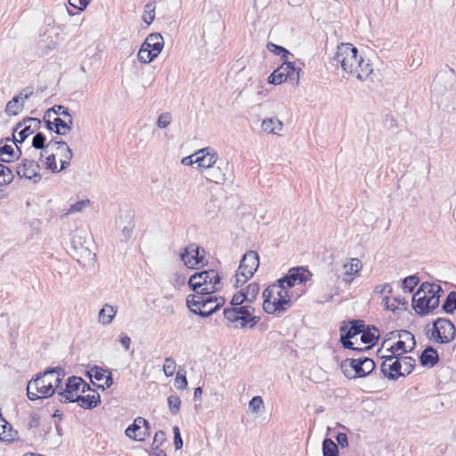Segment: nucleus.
<instances>
[{
  "instance_id": "nucleus-1",
  "label": "nucleus",
  "mask_w": 456,
  "mask_h": 456,
  "mask_svg": "<svg viewBox=\"0 0 456 456\" xmlns=\"http://www.w3.org/2000/svg\"><path fill=\"white\" fill-rule=\"evenodd\" d=\"M331 64L340 65L348 75L355 77L359 80L366 79L371 73L372 68L369 60L358 56V50L351 44H340L332 58Z\"/></svg>"
},
{
  "instance_id": "nucleus-2",
  "label": "nucleus",
  "mask_w": 456,
  "mask_h": 456,
  "mask_svg": "<svg viewBox=\"0 0 456 456\" xmlns=\"http://www.w3.org/2000/svg\"><path fill=\"white\" fill-rule=\"evenodd\" d=\"M64 376V370L59 367L38 373L28 383L27 395L28 399L35 401L52 396L60 387Z\"/></svg>"
},
{
  "instance_id": "nucleus-3",
  "label": "nucleus",
  "mask_w": 456,
  "mask_h": 456,
  "mask_svg": "<svg viewBox=\"0 0 456 456\" xmlns=\"http://www.w3.org/2000/svg\"><path fill=\"white\" fill-rule=\"evenodd\" d=\"M263 297V309L267 314L280 315L291 305L288 289L279 281L264 290Z\"/></svg>"
},
{
  "instance_id": "nucleus-4",
  "label": "nucleus",
  "mask_w": 456,
  "mask_h": 456,
  "mask_svg": "<svg viewBox=\"0 0 456 456\" xmlns=\"http://www.w3.org/2000/svg\"><path fill=\"white\" fill-rule=\"evenodd\" d=\"M91 246V238L86 230L77 229L72 232L69 254L83 266L89 265L94 261L95 254L92 251Z\"/></svg>"
},
{
  "instance_id": "nucleus-5",
  "label": "nucleus",
  "mask_w": 456,
  "mask_h": 456,
  "mask_svg": "<svg viewBox=\"0 0 456 456\" xmlns=\"http://www.w3.org/2000/svg\"><path fill=\"white\" fill-rule=\"evenodd\" d=\"M188 284L193 291L205 293H215L222 287L221 277L214 269L195 273L190 277Z\"/></svg>"
},
{
  "instance_id": "nucleus-6",
  "label": "nucleus",
  "mask_w": 456,
  "mask_h": 456,
  "mask_svg": "<svg viewBox=\"0 0 456 456\" xmlns=\"http://www.w3.org/2000/svg\"><path fill=\"white\" fill-rule=\"evenodd\" d=\"M86 391H90L89 384L80 377L72 376L67 379L65 388L58 392V400L62 403H74Z\"/></svg>"
},
{
  "instance_id": "nucleus-7",
  "label": "nucleus",
  "mask_w": 456,
  "mask_h": 456,
  "mask_svg": "<svg viewBox=\"0 0 456 456\" xmlns=\"http://www.w3.org/2000/svg\"><path fill=\"white\" fill-rule=\"evenodd\" d=\"M164 39L159 33L150 34L138 52V60L142 63H150L162 51Z\"/></svg>"
},
{
  "instance_id": "nucleus-8",
  "label": "nucleus",
  "mask_w": 456,
  "mask_h": 456,
  "mask_svg": "<svg viewBox=\"0 0 456 456\" xmlns=\"http://www.w3.org/2000/svg\"><path fill=\"white\" fill-rule=\"evenodd\" d=\"M439 305L437 296L420 291V287L412 297V307L419 315H425Z\"/></svg>"
},
{
  "instance_id": "nucleus-9",
  "label": "nucleus",
  "mask_w": 456,
  "mask_h": 456,
  "mask_svg": "<svg viewBox=\"0 0 456 456\" xmlns=\"http://www.w3.org/2000/svg\"><path fill=\"white\" fill-rule=\"evenodd\" d=\"M456 336V328L445 318H438L433 322L432 338L438 343H449Z\"/></svg>"
},
{
  "instance_id": "nucleus-10",
  "label": "nucleus",
  "mask_w": 456,
  "mask_h": 456,
  "mask_svg": "<svg viewBox=\"0 0 456 456\" xmlns=\"http://www.w3.org/2000/svg\"><path fill=\"white\" fill-rule=\"evenodd\" d=\"M384 359L381 364V371L386 378L391 380H396L399 377H404L405 373L402 371V362L399 355L390 354L388 355H382Z\"/></svg>"
},
{
  "instance_id": "nucleus-11",
  "label": "nucleus",
  "mask_w": 456,
  "mask_h": 456,
  "mask_svg": "<svg viewBox=\"0 0 456 456\" xmlns=\"http://www.w3.org/2000/svg\"><path fill=\"white\" fill-rule=\"evenodd\" d=\"M199 297L194 295H189L186 298V305L193 314L200 315V317H208L217 312L224 304L225 300L224 297H219L217 302L213 308L204 309L200 302L199 303Z\"/></svg>"
},
{
  "instance_id": "nucleus-12",
  "label": "nucleus",
  "mask_w": 456,
  "mask_h": 456,
  "mask_svg": "<svg viewBox=\"0 0 456 456\" xmlns=\"http://www.w3.org/2000/svg\"><path fill=\"white\" fill-rule=\"evenodd\" d=\"M259 266V256L254 250L248 251L240 260L239 265V275L245 278H251Z\"/></svg>"
},
{
  "instance_id": "nucleus-13",
  "label": "nucleus",
  "mask_w": 456,
  "mask_h": 456,
  "mask_svg": "<svg viewBox=\"0 0 456 456\" xmlns=\"http://www.w3.org/2000/svg\"><path fill=\"white\" fill-rule=\"evenodd\" d=\"M126 436L136 441H144L150 434L149 422L142 417H137L134 423L125 431Z\"/></svg>"
},
{
  "instance_id": "nucleus-14",
  "label": "nucleus",
  "mask_w": 456,
  "mask_h": 456,
  "mask_svg": "<svg viewBox=\"0 0 456 456\" xmlns=\"http://www.w3.org/2000/svg\"><path fill=\"white\" fill-rule=\"evenodd\" d=\"M311 276V273L304 267H293L289 273L278 281L287 289L292 288L296 283H303Z\"/></svg>"
},
{
  "instance_id": "nucleus-15",
  "label": "nucleus",
  "mask_w": 456,
  "mask_h": 456,
  "mask_svg": "<svg viewBox=\"0 0 456 456\" xmlns=\"http://www.w3.org/2000/svg\"><path fill=\"white\" fill-rule=\"evenodd\" d=\"M196 159L194 162L198 164L200 170L205 174L208 168L213 167L218 161L216 152L209 148H204L195 153Z\"/></svg>"
},
{
  "instance_id": "nucleus-16",
  "label": "nucleus",
  "mask_w": 456,
  "mask_h": 456,
  "mask_svg": "<svg viewBox=\"0 0 456 456\" xmlns=\"http://www.w3.org/2000/svg\"><path fill=\"white\" fill-rule=\"evenodd\" d=\"M46 148H51V151H58V154L61 156V169H65L69 167V162L73 157V153L71 149L65 142L52 139L47 142Z\"/></svg>"
},
{
  "instance_id": "nucleus-17",
  "label": "nucleus",
  "mask_w": 456,
  "mask_h": 456,
  "mask_svg": "<svg viewBox=\"0 0 456 456\" xmlns=\"http://www.w3.org/2000/svg\"><path fill=\"white\" fill-rule=\"evenodd\" d=\"M229 171V164L225 161L217 162L213 167L208 168L204 176L207 180L223 184L226 181V174Z\"/></svg>"
},
{
  "instance_id": "nucleus-18",
  "label": "nucleus",
  "mask_w": 456,
  "mask_h": 456,
  "mask_svg": "<svg viewBox=\"0 0 456 456\" xmlns=\"http://www.w3.org/2000/svg\"><path fill=\"white\" fill-rule=\"evenodd\" d=\"M200 248L194 244L186 247L180 255L181 260L183 262L184 265L188 268H195L196 265L202 264L203 256L200 255Z\"/></svg>"
},
{
  "instance_id": "nucleus-19",
  "label": "nucleus",
  "mask_w": 456,
  "mask_h": 456,
  "mask_svg": "<svg viewBox=\"0 0 456 456\" xmlns=\"http://www.w3.org/2000/svg\"><path fill=\"white\" fill-rule=\"evenodd\" d=\"M40 167L35 160L24 159L22 163L17 167V175L20 177L27 179L39 180L41 175L39 174Z\"/></svg>"
},
{
  "instance_id": "nucleus-20",
  "label": "nucleus",
  "mask_w": 456,
  "mask_h": 456,
  "mask_svg": "<svg viewBox=\"0 0 456 456\" xmlns=\"http://www.w3.org/2000/svg\"><path fill=\"white\" fill-rule=\"evenodd\" d=\"M89 379L93 384L99 382L98 387L104 388V385L110 387L112 384L111 371L102 369V367L94 366L87 371Z\"/></svg>"
},
{
  "instance_id": "nucleus-21",
  "label": "nucleus",
  "mask_w": 456,
  "mask_h": 456,
  "mask_svg": "<svg viewBox=\"0 0 456 456\" xmlns=\"http://www.w3.org/2000/svg\"><path fill=\"white\" fill-rule=\"evenodd\" d=\"M134 212L132 210H126L124 216H120L118 226L121 228V242H127L131 240L133 230L134 227Z\"/></svg>"
},
{
  "instance_id": "nucleus-22",
  "label": "nucleus",
  "mask_w": 456,
  "mask_h": 456,
  "mask_svg": "<svg viewBox=\"0 0 456 456\" xmlns=\"http://www.w3.org/2000/svg\"><path fill=\"white\" fill-rule=\"evenodd\" d=\"M240 325L236 327L253 329L260 321V317L254 315L255 309L250 305L239 306Z\"/></svg>"
},
{
  "instance_id": "nucleus-23",
  "label": "nucleus",
  "mask_w": 456,
  "mask_h": 456,
  "mask_svg": "<svg viewBox=\"0 0 456 456\" xmlns=\"http://www.w3.org/2000/svg\"><path fill=\"white\" fill-rule=\"evenodd\" d=\"M20 151L15 142L6 139L5 142H0V160L3 162H12L19 159Z\"/></svg>"
},
{
  "instance_id": "nucleus-24",
  "label": "nucleus",
  "mask_w": 456,
  "mask_h": 456,
  "mask_svg": "<svg viewBox=\"0 0 456 456\" xmlns=\"http://www.w3.org/2000/svg\"><path fill=\"white\" fill-rule=\"evenodd\" d=\"M340 367L346 378H362V356L355 359L347 358L341 362Z\"/></svg>"
},
{
  "instance_id": "nucleus-25",
  "label": "nucleus",
  "mask_w": 456,
  "mask_h": 456,
  "mask_svg": "<svg viewBox=\"0 0 456 456\" xmlns=\"http://www.w3.org/2000/svg\"><path fill=\"white\" fill-rule=\"evenodd\" d=\"M88 392L89 393L87 395L81 393L76 401L79 406L85 409L94 408L100 403V395L96 391L90 388V391Z\"/></svg>"
},
{
  "instance_id": "nucleus-26",
  "label": "nucleus",
  "mask_w": 456,
  "mask_h": 456,
  "mask_svg": "<svg viewBox=\"0 0 456 456\" xmlns=\"http://www.w3.org/2000/svg\"><path fill=\"white\" fill-rule=\"evenodd\" d=\"M438 361L439 356L433 346H428L422 351L419 356L420 364L426 367H434Z\"/></svg>"
},
{
  "instance_id": "nucleus-27",
  "label": "nucleus",
  "mask_w": 456,
  "mask_h": 456,
  "mask_svg": "<svg viewBox=\"0 0 456 456\" xmlns=\"http://www.w3.org/2000/svg\"><path fill=\"white\" fill-rule=\"evenodd\" d=\"M350 326L343 325L340 327V334L347 338H352L358 334H362L365 325L362 321H352L349 322Z\"/></svg>"
},
{
  "instance_id": "nucleus-28",
  "label": "nucleus",
  "mask_w": 456,
  "mask_h": 456,
  "mask_svg": "<svg viewBox=\"0 0 456 456\" xmlns=\"http://www.w3.org/2000/svg\"><path fill=\"white\" fill-rule=\"evenodd\" d=\"M379 337V330L372 326L371 328H363V331L361 335V340L363 344H367L365 350L370 349V347L377 342Z\"/></svg>"
},
{
  "instance_id": "nucleus-29",
  "label": "nucleus",
  "mask_w": 456,
  "mask_h": 456,
  "mask_svg": "<svg viewBox=\"0 0 456 456\" xmlns=\"http://www.w3.org/2000/svg\"><path fill=\"white\" fill-rule=\"evenodd\" d=\"M287 67L280 66L269 76L268 82L273 85H280L282 82L289 79L293 83L292 75L289 73Z\"/></svg>"
},
{
  "instance_id": "nucleus-30",
  "label": "nucleus",
  "mask_w": 456,
  "mask_h": 456,
  "mask_svg": "<svg viewBox=\"0 0 456 456\" xmlns=\"http://www.w3.org/2000/svg\"><path fill=\"white\" fill-rule=\"evenodd\" d=\"M18 439V432L13 430L11 424L4 419H1L0 440L4 442H13Z\"/></svg>"
},
{
  "instance_id": "nucleus-31",
  "label": "nucleus",
  "mask_w": 456,
  "mask_h": 456,
  "mask_svg": "<svg viewBox=\"0 0 456 456\" xmlns=\"http://www.w3.org/2000/svg\"><path fill=\"white\" fill-rule=\"evenodd\" d=\"M38 118H28L24 121L25 126L19 132L20 142H23L27 137L33 134L40 126Z\"/></svg>"
},
{
  "instance_id": "nucleus-32",
  "label": "nucleus",
  "mask_w": 456,
  "mask_h": 456,
  "mask_svg": "<svg viewBox=\"0 0 456 456\" xmlns=\"http://www.w3.org/2000/svg\"><path fill=\"white\" fill-rule=\"evenodd\" d=\"M22 94L14 96L5 107V113L9 116L18 115L24 107V102L21 101Z\"/></svg>"
},
{
  "instance_id": "nucleus-33",
  "label": "nucleus",
  "mask_w": 456,
  "mask_h": 456,
  "mask_svg": "<svg viewBox=\"0 0 456 456\" xmlns=\"http://www.w3.org/2000/svg\"><path fill=\"white\" fill-rule=\"evenodd\" d=\"M283 124L277 118H270L263 120L261 128L269 134H277L282 129Z\"/></svg>"
},
{
  "instance_id": "nucleus-34",
  "label": "nucleus",
  "mask_w": 456,
  "mask_h": 456,
  "mask_svg": "<svg viewBox=\"0 0 456 456\" xmlns=\"http://www.w3.org/2000/svg\"><path fill=\"white\" fill-rule=\"evenodd\" d=\"M68 121L61 119V118H54L53 124L54 125V132L61 135H65L69 131L71 130L73 126L72 117H67Z\"/></svg>"
},
{
  "instance_id": "nucleus-35",
  "label": "nucleus",
  "mask_w": 456,
  "mask_h": 456,
  "mask_svg": "<svg viewBox=\"0 0 456 456\" xmlns=\"http://www.w3.org/2000/svg\"><path fill=\"white\" fill-rule=\"evenodd\" d=\"M114 319V307L110 304H105L98 314V322L102 325H109Z\"/></svg>"
},
{
  "instance_id": "nucleus-36",
  "label": "nucleus",
  "mask_w": 456,
  "mask_h": 456,
  "mask_svg": "<svg viewBox=\"0 0 456 456\" xmlns=\"http://www.w3.org/2000/svg\"><path fill=\"white\" fill-rule=\"evenodd\" d=\"M211 294L212 293H205L204 291H195V294L193 295L198 296L200 298L199 303L200 302V305L204 309H208V305H212L213 303L216 304L219 302V297L212 296Z\"/></svg>"
},
{
  "instance_id": "nucleus-37",
  "label": "nucleus",
  "mask_w": 456,
  "mask_h": 456,
  "mask_svg": "<svg viewBox=\"0 0 456 456\" xmlns=\"http://www.w3.org/2000/svg\"><path fill=\"white\" fill-rule=\"evenodd\" d=\"M323 456H338V448L330 438H325L322 442Z\"/></svg>"
},
{
  "instance_id": "nucleus-38",
  "label": "nucleus",
  "mask_w": 456,
  "mask_h": 456,
  "mask_svg": "<svg viewBox=\"0 0 456 456\" xmlns=\"http://www.w3.org/2000/svg\"><path fill=\"white\" fill-rule=\"evenodd\" d=\"M362 268V263L358 258H352L349 263L344 265L345 275L352 276L356 274Z\"/></svg>"
},
{
  "instance_id": "nucleus-39",
  "label": "nucleus",
  "mask_w": 456,
  "mask_h": 456,
  "mask_svg": "<svg viewBox=\"0 0 456 456\" xmlns=\"http://www.w3.org/2000/svg\"><path fill=\"white\" fill-rule=\"evenodd\" d=\"M420 291H426L433 296H437L439 300L441 296L444 294V290L440 285L429 282H423L420 285Z\"/></svg>"
},
{
  "instance_id": "nucleus-40",
  "label": "nucleus",
  "mask_w": 456,
  "mask_h": 456,
  "mask_svg": "<svg viewBox=\"0 0 456 456\" xmlns=\"http://www.w3.org/2000/svg\"><path fill=\"white\" fill-rule=\"evenodd\" d=\"M284 61L281 65L282 67H287L286 70L289 71L292 75L293 84L297 85L299 82V74L301 71L300 68H296L295 63L292 61H289L288 58L282 59Z\"/></svg>"
},
{
  "instance_id": "nucleus-41",
  "label": "nucleus",
  "mask_w": 456,
  "mask_h": 456,
  "mask_svg": "<svg viewBox=\"0 0 456 456\" xmlns=\"http://www.w3.org/2000/svg\"><path fill=\"white\" fill-rule=\"evenodd\" d=\"M182 401L176 395H171L167 397V405L172 415L175 416L179 413Z\"/></svg>"
},
{
  "instance_id": "nucleus-42",
  "label": "nucleus",
  "mask_w": 456,
  "mask_h": 456,
  "mask_svg": "<svg viewBox=\"0 0 456 456\" xmlns=\"http://www.w3.org/2000/svg\"><path fill=\"white\" fill-rule=\"evenodd\" d=\"M397 337L401 340L405 341V345L409 346V352L412 351L416 346V340L414 336L408 330H398Z\"/></svg>"
},
{
  "instance_id": "nucleus-43",
  "label": "nucleus",
  "mask_w": 456,
  "mask_h": 456,
  "mask_svg": "<svg viewBox=\"0 0 456 456\" xmlns=\"http://www.w3.org/2000/svg\"><path fill=\"white\" fill-rule=\"evenodd\" d=\"M442 309L448 314L456 309V291H452L442 305Z\"/></svg>"
},
{
  "instance_id": "nucleus-44",
  "label": "nucleus",
  "mask_w": 456,
  "mask_h": 456,
  "mask_svg": "<svg viewBox=\"0 0 456 456\" xmlns=\"http://www.w3.org/2000/svg\"><path fill=\"white\" fill-rule=\"evenodd\" d=\"M13 177L12 170L8 167L0 164V186L11 183Z\"/></svg>"
},
{
  "instance_id": "nucleus-45",
  "label": "nucleus",
  "mask_w": 456,
  "mask_h": 456,
  "mask_svg": "<svg viewBox=\"0 0 456 456\" xmlns=\"http://www.w3.org/2000/svg\"><path fill=\"white\" fill-rule=\"evenodd\" d=\"M45 141V136L42 133H37L33 137L32 146L37 150H45V153H48L51 148H46Z\"/></svg>"
},
{
  "instance_id": "nucleus-46",
  "label": "nucleus",
  "mask_w": 456,
  "mask_h": 456,
  "mask_svg": "<svg viewBox=\"0 0 456 456\" xmlns=\"http://www.w3.org/2000/svg\"><path fill=\"white\" fill-rule=\"evenodd\" d=\"M224 316L227 322L231 323L240 324V309L239 307L224 308Z\"/></svg>"
},
{
  "instance_id": "nucleus-47",
  "label": "nucleus",
  "mask_w": 456,
  "mask_h": 456,
  "mask_svg": "<svg viewBox=\"0 0 456 456\" xmlns=\"http://www.w3.org/2000/svg\"><path fill=\"white\" fill-rule=\"evenodd\" d=\"M402 362V371L409 375L415 367V360L411 356H399Z\"/></svg>"
},
{
  "instance_id": "nucleus-48",
  "label": "nucleus",
  "mask_w": 456,
  "mask_h": 456,
  "mask_svg": "<svg viewBox=\"0 0 456 456\" xmlns=\"http://www.w3.org/2000/svg\"><path fill=\"white\" fill-rule=\"evenodd\" d=\"M244 290V296H247V302L252 303L259 292V286L256 282L248 284Z\"/></svg>"
},
{
  "instance_id": "nucleus-49",
  "label": "nucleus",
  "mask_w": 456,
  "mask_h": 456,
  "mask_svg": "<svg viewBox=\"0 0 456 456\" xmlns=\"http://www.w3.org/2000/svg\"><path fill=\"white\" fill-rule=\"evenodd\" d=\"M154 19H155L154 3H148L144 6L142 20L146 24L150 25L151 23H152Z\"/></svg>"
},
{
  "instance_id": "nucleus-50",
  "label": "nucleus",
  "mask_w": 456,
  "mask_h": 456,
  "mask_svg": "<svg viewBox=\"0 0 456 456\" xmlns=\"http://www.w3.org/2000/svg\"><path fill=\"white\" fill-rule=\"evenodd\" d=\"M375 362L372 359L362 356V378L371 373L375 369Z\"/></svg>"
},
{
  "instance_id": "nucleus-51",
  "label": "nucleus",
  "mask_w": 456,
  "mask_h": 456,
  "mask_svg": "<svg viewBox=\"0 0 456 456\" xmlns=\"http://www.w3.org/2000/svg\"><path fill=\"white\" fill-rule=\"evenodd\" d=\"M89 205H90V200H78L77 202L73 203V204H71L69 206V208L67 210V212L65 213V215L67 216V215L74 214V213H77V212H81L85 208H88Z\"/></svg>"
},
{
  "instance_id": "nucleus-52",
  "label": "nucleus",
  "mask_w": 456,
  "mask_h": 456,
  "mask_svg": "<svg viewBox=\"0 0 456 456\" xmlns=\"http://www.w3.org/2000/svg\"><path fill=\"white\" fill-rule=\"evenodd\" d=\"M419 281V278L416 275H411L403 279L402 287L405 291L412 292Z\"/></svg>"
},
{
  "instance_id": "nucleus-53",
  "label": "nucleus",
  "mask_w": 456,
  "mask_h": 456,
  "mask_svg": "<svg viewBox=\"0 0 456 456\" xmlns=\"http://www.w3.org/2000/svg\"><path fill=\"white\" fill-rule=\"evenodd\" d=\"M266 47L274 54L281 56V59H286L290 54V53L286 48L277 45L273 43H268Z\"/></svg>"
},
{
  "instance_id": "nucleus-54",
  "label": "nucleus",
  "mask_w": 456,
  "mask_h": 456,
  "mask_svg": "<svg viewBox=\"0 0 456 456\" xmlns=\"http://www.w3.org/2000/svg\"><path fill=\"white\" fill-rule=\"evenodd\" d=\"M176 368V362L172 357H167L165 359V362L163 365V370L167 377H171L174 375Z\"/></svg>"
},
{
  "instance_id": "nucleus-55",
  "label": "nucleus",
  "mask_w": 456,
  "mask_h": 456,
  "mask_svg": "<svg viewBox=\"0 0 456 456\" xmlns=\"http://www.w3.org/2000/svg\"><path fill=\"white\" fill-rule=\"evenodd\" d=\"M390 354H395V352H401L398 355L401 356L403 354L409 352V346L405 345L404 340H399L394 345L387 348Z\"/></svg>"
},
{
  "instance_id": "nucleus-56",
  "label": "nucleus",
  "mask_w": 456,
  "mask_h": 456,
  "mask_svg": "<svg viewBox=\"0 0 456 456\" xmlns=\"http://www.w3.org/2000/svg\"><path fill=\"white\" fill-rule=\"evenodd\" d=\"M45 166L46 169H49L53 173H58L62 170V169H61V167L58 168V166H57V163L55 160V155L53 152L45 158Z\"/></svg>"
},
{
  "instance_id": "nucleus-57",
  "label": "nucleus",
  "mask_w": 456,
  "mask_h": 456,
  "mask_svg": "<svg viewBox=\"0 0 456 456\" xmlns=\"http://www.w3.org/2000/svg\"><path fill=\"white\" fill-rule=\"evenodd\" d=\"M172 122V115L170 112L161 113L157 119V126L159 128H166Z\"/></svg>"
},
{
  "instance_id": "nucleus-58",
  "label": "nucleus",
  "mask_w": 456,
  "mask_h": 456,
  "mask_svg": "<svg viewBox=\"0 0 456 456\" xmlns=\"http://www.w3.org/2000/svg\"><path fill=\"white\" fill-rule=\"evenodd\" d=\"M53 111L55 115H61L63 117L71 116L67 108L62 105H55L52 109L48 110L45 115V118H50V113Z\"/></svg>"
},
{
  "instance_id": "nucleus-59",
  "label": "nucleus",
  "mask_w": 456,
  "mask_h": 456,
  "mask_svg": "<svg viewBox=\"0 0 456 456\" xmlns=\"http://www.w3.org/2000/svg\"><path fill=\"white\" fill-rule=\"evenodd\" d=\"M264 407V402L261 396H254L248 403V408L252 412H258Z\"/></svg>"
},
{
  "instance_id": "nucleus-60",
  "label": "nucleus",
  "mask_w": 456,
  "mask_h": 456,
  "mask_svg": "<svg viewBox=\"0 0 456 456\" xmlns=\"http://www.w3.org/2000/svg\"><path fill=\"white\" fill-rule=\"evenodd\" d=\"M187 386L188 382L185 374H182L181 371H178L175 379V387L177 389L183 390Z\"/></svg>"
},
{
  "instance_id": "nucleus-61",
  "label": "nucleus",
  "mask_w": 456,
  "mask_h": 456,
  "mask_svg": "<svg viewBox=\"0 0 456 456\" xmlns=\"http://www.w3.org/2000/svg\"><path fill=\"white\" fill-rule=\"evenodd\" d=\"M244 302H247V296H244L243 289L235 294L231 300V304L234 305V307L241 306Z\"/></svg>"
},
{
  "instance_id": "nucleus-62",
  "label": "nucleus",
  "mask_w": 456,
  "mask_h": 456,
  "mask_svg": "<svg viewBox=\"0 0 456 456\" xmlns=\"http://www.w3.org/2000/svg\"><path fill=\"white\" fill-rule=\"evenodd\" d=\"M166 440L167 438L165 432L162 430L157 431L153 438L152 448H159L166 442Z\"/></svg>"
},
{
  "instance_id": "nucleus-63",
  "label": "nucleus",
  "mask_w": 456,
  "mask_h": 456,
  "mask_svg": "<svg viewBox=\"0 0 456 456\" xmlns=\"http://www.w3.org/2000/svg\"><path fill=\"white\" fill-rule=\"evenodd\" d=\"M392 291H393V289L389 283L377 285L374 288V293H376V294H380V295L385 294L387 296V295H390L392 293Z\"/></svg>"
},
{
  "instance_id": "nucleus-64",
  "label": "nucleus",
  "mask_w": 456,
  "mask_h": 456,
  "mask_svg": "<svg viewBox=\"0 0 456 456\" xmlns=\"http://www.w3.org/2000/svg\"><path fill=\"white\" fill-rule=\"evenodd\" d=\"M90 1L91 0H69V4L72 7H74V8L79 10V11H83V10H85L87 7V5L89 4Z\"/></svg>"
}]
</instances>
